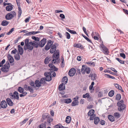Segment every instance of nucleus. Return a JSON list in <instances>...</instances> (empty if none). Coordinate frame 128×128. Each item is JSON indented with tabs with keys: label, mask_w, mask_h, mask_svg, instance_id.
<instances>
[{
	"label": "nucleus",
	"mask_w": 128,
	"mask_h": 128,
	"mask_svg": "<svg viewBox=\"0 0 128 128\" xmlns=\"http://www.w3.org/2000/svg\"><path fill=\"white\" fill-rule=\"evenodd\" d=\"M17 51V50L16 49L13 50L11 53L12 54H15Z\"/></svg>",
	"instance_id": "62"
},
{
	"label": "nucleus",
	"mask_w": 128,
	"mask_h": 128,
	"mask_svg": "<svg viewBox=\"0 0 128 128\" xmlns=\"http://www.w3.org/2000/svg\"><path fill=\"white\" fill-rule=\"evenodd\" d=\"M6 101L9 106H12L14 105L13 102L10 98H7L6 99Z\"/></svg>",
	"instance_id": "15"
},
{
	"label": "nucleus",
	"mask_w": 128,
	"mask_h": 128,
	"mask_svg": "<svg viewBox=\"0 0 128 128\" xmlns=\"http://www.w3.org/2000/svg\"><path fill=\"white\" fill-rule=\"evenodd\" d=\"M100 121V119L98 117H96L94 119V123L96 124H98L99 121Z\"/></svg>",
	"instance_id": "30"
},
{
	"label": "nucleus",
	"mask_w": 128,
	"mask_h": 128,
	"mask_svg": "<svg viewBox=\"0 0 128 128\" xmlns=\"http://www.w3.org/2000/svg\"><path fill=\"white\" fill-rule=\"evenodd\" d=\"M51 48H52L53 49L55 50H56V46L55 44H52V45Z\"/></svg>",
	"instance_id": "60"
},
{
	"label": "nucleus",
	"mask_w": 128,
	"mask_h": 128,
	"mask_svg": "<svg viewBox=\"0 0 128 128\" xmlns=\"http://www.w3.org/2000/svg\"><path fill=\"white\" fill-rule=\"evenodd\" d=\"M68 30L69 32H70V33H71L72 34H76V32L74 30H70L69 29H68Z\"/></svg>",
	"instance_id": "51"
},
{
	"label": "nucleus",
	"mask_w": 128,
	"mask_h": 128,
	"mask_svg": "<svg viewBox=\"0 0 128 128\" xmlns=\"http://www.w3.org/2000/svg\"><path fill=\"white\" fill-rule=\"evenodd\" d=\"M114 92L113 90H112L108 93V96L110 97L114 95Z\"/></svg>",
	"instance_id": "40"
},
{
	"label": "nucleus",
	"mask_w": 128,
	"mask_h": 128,
	"mask_svg": "<svg viewBox=\"0 0 128 128\" xmlns=\"http://www.w3.org/2000/svg\"><path fill=\"white\" fill-rule=\"evenodd\" d=\"M117 60L118 62H119L120 64H124V61H122L121 60H120L119 58H115Z\"/></svg>",
	"instance_id": "42"
},
{
	"label": "nucleus",
	"mask_w": 128,
	"mask_h": 128,
	"mask_svg": "<svg viewBox=\"0 0 128 128\" xmlns=\"http://www.w3.org/2000/svg\"><path fill=\"white\" fill-rule=\"evenodd\" d=\"M90 97V95L88 93H87L85 94H84L83 96V97L84 98H88Z\"/></svg>",
	"instance_id": "49"
},
{
	"label": "nucleus",
	"mask_w": 128,
	"mask_h": 128,
	"mask_svg": "<svg viewBox=\"0 0 128 128\" xmlns=\"http://www.w3.org/2000/svg\"><path fill=\"white\" fill-rule=\"evenodd\" d=\"M114 116L116 118H118L120 116V114L118 112H115L114 113Z\"/></svg>",
	"instance_id": "39"
},
{
	"label": "nucleus",
	"mask_w": 128,
	"mask_h": 128,
	"mask_svg": "<svg viewBox=\"0 0 128 128\" xmlns=\"http://www.w3.org/2000/svg\"><path fill=\"white\" fill-rule=\"evenodd\" d=\"M81 71L82 73L83 74H85L86 72L87 74H88L90 73V69L86 65H84L82 66Z\"/></svg>",
	"instance_id": "3"
},
{
	"label": "nucleus",
	"mask_w": 128,
	"mask_h": 128,
	"mask_svg": "<svg viewBox=\"0 0 128 128\" xmlns=\"http://www.w3.org/2000/svg\"><path fill=\"white\" fill-rule=\"evenodd\" d=\"M72 102V100L70 98H68L66 99V104H69Z\"/></svg>",
	"instance_id": "50"
},
{
	"label": "nucleus",
	"mask_w": 128,
	"mask_h": 128,
	"mask_svg": "<svg viewBox=\"0 0 128 128\" xmlns=\"http://www.w3.org/2000/svg\"><path fill=\"white\" fill-rule=\"evenodd\" d=\"M108 118L109 120L111 122H112L115 120L114 117L112 115H109L108 116Z\"/></svg>",
	"instance_id": "22"
},
{
	"label": "nucleus",
	"mask_w": 128,
	"mask_h": 128,
	"mask_svg": "<svg viewBox=\"0 0 128 128\" xmlns=\"http://www.w3.org/2000/svg\"><path fill=\"white\" fill-rule=\"evenodd\" d=\"M117 104L118 106V109L120 111H122L126 108L125 105L123 103H120L118 102Z\"/></svg>",
	"instance_id": "7"
},
{
	"label": "nucleus",
	"mask_w": 128,
	"mask_h": 128,
	"mask_svg": "<svg viewBox=\"0 0 128 128\" xmlns=\"http://www.w3.org/2000/svg\"><path fill=\"white\" fill-rule=\"evenodd\" d=\"M101 47L103 50V52L105 54H108L109 52L107 48L104 45H102Z\"/></svg>",
	"instance_id": "13"
},
{
	"label": "nucleus",
	"mask_w": 128,
	"mask_h": 128,
	"mask_svg": "<svg viewBox=\"0 0 128 128\" xmlns=\"http://www.w3.org/2000/svg\"><path fill=\"white\" fill-rule=\"evenodd\" d=\"M14 98L17 100L19 99V96L18 93L16 91H15L14 92Z\"/></svg>",
	"instance_id": "26"
},
{
	"label": "nucleus",
	"mask_w": 128,
	"mask_h": 128,
	"mask_svg": "<svg viewBox=\"0 0 128 128\" xmlns=\"http://www.w3.org/2000/svg\"><path fill=\"white\" fill-rule=\"evenodd\" d=\"M98 34L96 32H92V34L91 35L92 37H93L94 36H97L98 35Z\"/></svg>",
	"instance_id": "54"
},
{
	"label": "nucleus",
	"mask_w": 128,
	"mask_h": 128,
	"mask_svg": "<svg viewBox=\"0 0 128 128\" xmlns=\"http://www.w3.org/2000/svg\"><path fill=\"white\" fill-rule=\"evenodd\" d=\"M52 58L51 57L48 56L44 60V63L45 64H47L51 60Z\"/></svg>",
	"instance_id": "24"
},
{
	"label": "nucleus",
	"mask_w": 128,
	"mask_h": 128,
	"mask_svg": "<svg viewBox=\"0 0 128 128\" xmlns=\"http://www.w3.org/2000/svg\"><path fill=\"white\" fill-rule=\"evenodd\" d=\"M71 120V119L70 116H68L66 118V122L67 123H69L70 122Z\"/></svg>",
	"instance_id": "36"
},
{
	"label": "nucleus",
	"mask_w": 128,
	"mask_h": 128,
	"mask_svg": "<svg viewBox=\"0 0 128 128\" xmlns=\"http://www.w3.org/2000/svg\"><path fill=\"white\" fill-rule=\"evenodd\" d=\"M24 88L25 90H29L31 92L32 89L31 86H28L27 84H25L24 86Z\"/></svg>",
	"instance_id": "17"
},
{
	"label": "nucleus",
	"mask_w": 128,
	"mask_h": 128,
	"mask_svg": "<svg viewBox=\"0 0 128 128\" xmlns=\"http://www.w3.org/2000/svg\"><path fill=\"white\" fill-rule=\"evenodd\" d=\"M18 53H19L20 55L22 54L23 53V50L22 48L20 45H18Z\"/></svg>",
	"instance_id": "16"
},
{
	"label": "nucleus",
	"mask_w": 128,
	"mask_h": 128,
	"mask_svg": "<svg viewBox=\"0 0 128 128\" xmlns=\"http://www.w3.org/2000/svg\"><path fill=\"white\" fill-rule=\"evenodd\" d=\"M45 81H46V79L45 78H42L40 80V82L41 84H44L45 83Z\"/></svg>",
	"instance_id": "45"
},
{
	"label": "nucleus",
	"mask_w": 128,
	"mask_h": 128,
	"mask_svg": "<svg viewBox=\"0 0 128 128\" xmlns=\"http://www.w3.org/2000/svg\"><path fill=\"white\" fill-rule=\"evenodd\" d=\"M9 68V67L7 65H4L2 67L1 69L2 72H7L8 71Z\"/></svg>",
	"instance_id": "9"
},
{
	"label": "nucleus",
	"mask_w": 128,
	"mask_h": 128,
	"mask_svg": "<svg viewBox=\"0 0 128 128\" xmlns=\"http://www.w3.org/2000/svg\"><path fill=\"white\" fill-rule=\"evenodd\" d=\"M39 128H46V125L44 124H42L40 125Z\"/></svg>",
	"instance_id": "52"
},
{
	"label": "nucleus",
	"mask_w": 128,
	"mask_h": 128,
	"mask_svg": "<svg viewBox=\"0 0 128 128\" xmlns=\"http://www.w3.org/2000/svg\"><path fill=\"white\" fill-rule=\"evenodd\" d=\"M56 50H55L53 49L52 48H51L50 50V52L51 54H52L54 52H55Z\"/></svg>",
	"instance_id": "61"
},
{
	"label": "nucleus",
	"mask_w": 128,
	"mask_h": 128,
	"mask_svg": "<svg viewBox=\"0 0 128 128\" xmlns=\"http://www.w3.org/2000/svg\"><path fill=\"white\" fill-rule=\"evenodd\" d=\"M120 56L121 57L123 58L124 59L125 58H126V55L124 53H120Z\"/></svg>",
	"instance_id": "55"
},
{
	"label": "nucleus",
	"mask_w": 128,
	"mask_h": 128,
	"mask_svg": "<svg viewBox=\"0 0 128 128\" xmlns=\"http://www.w3.org/2000/svg\"><path fill=\"white\" fill-rule=\"evenodd\" d=\"M105 121L103 120H102L100 122V124L102 125H104L105 124Z\"/></svg>",
	"instance_id": "58"
},
{
	"label": "nucleus",
	"mask_w": 128,
	"mask_h": 128,
	"mask_svg": "<svg viewBox=\"0 0 128 128\" xmlns=\"http://www.w3.org/2000/svg\"><path fill=\"white\" fill-rule=\"evenodd\" d=\"M35 82V85L36 87H40L41 85V83L38 80H36Z\"/></svg>",
	"instance_id": "29"
},
{
	"label": "nucleus",
	"mask_w": 128,
	"mask_h": 128,
	"mask_svg": "<svg viewBox=\"0 0 128 128\" xmlns=\"http://www.w3.org/2000/svg\"><path fill=\"white\" fill-rule=\"evenodd\" d=\"M94 110L93 109H91L90 110L88 113V115L90 116V115H94Z\"/></svg>",
	"instance_id": "31"
},
{
	"label": "nucleus",
	"mask_w": 128,
	"mask_h": 128,
	"mask_svg": "<svg viewBox=\"0 0 128 128\" xmlns=\"http://www.w3.org/2000/svg\"><path fill=\"white\" fill-rule=\"evenodd\" d=\"M7 58L10 64L13 62L14 61V59L13 57L10 54L8 55Z\"/></svg>",
	"instance_id": "14"
},
{
	"label": "nucleus",
	"mask_w": 128,
	"mask_h": 128,
	"mask_svg": "<svg viewBox=\"0 0 128 128\" xmlns=\"http://www.w3.org/2000/svg\"><path fill=\"white\" fill-rule=\"evenodd\" d=\"M82 36L88 42L90 43H92V42L91 40H90L87 37L83 34H82Z\"/></svg>",
	"instance_id": "44"
},
{
	"label": "nucleus",
	"mask_w": 128,
	"mask_h": 128,
	"mask_svg": "<svg viewBox=\"0 0 128 128\" xmlns=\"http://www.w3.org/2000/svg\"><path fill=\"white\" fill-rule=\"evenodd\" d=\"M90 120H92L94 119V114L92 115H92H90Z\"/></svg>",
	"instance_id": "64"
},
{
	"label": "nucleus",
	"mask_w": 128,
	"mask_h": 128,
	"mask_svg": "<svg viewBox=\"0 0 128 128\" xmlns=\"http://www.w3.org/2000/svg\"><path fill=\"white\" fill-rule=\"evenodd\" d=\"M16 16V13L14 11H11L6 15L5 18L7 20H10Z\"/></svg>",
	"instance_id": "4"
},
{
	"label": "nucleus",
	"mask_w": 128,
	"mask_h": 128,
	"mask_svg": "<svg viewBox=\"0 0 128 128\" xmlns=\"http://www.w3.org/2000/svg\"><path fill=\"white\" fill-rule=\"evenodd\" d=\"M49 67L50 68V70H54V71H56L58 70V69L56 68L55 66L53 65L52 64H50L48 65Z\"/></svg>",
	"instance_id": "12"
},
{
	"label": "nucleus",
	"mask_w": 128,
	"mask_h": 128,
	"mask_svg": "<svg viewBox=\"0 0 128 128\" xmlns=\"http://www.w3.org/2000/svg\"><path fill=\"white\" fill-rule=\"evenodd\" d=\"M55 128H68V127H65L62 126L60 124H58L54 126Z\"/></svg>",
	"instance_id": "21"
},
{
	"label": "nucleus",
	"mask_w": 128,
	"mask_h": 128,
	"mask_svg": "<svg viewBox=\"0 0 128 128\" xmlns=\"http://www.w3.org/2000/svg\"><path fill=\"white\" fill-rule=\"evenodd\" d=\"M51 47L46 44L45 47V49L46 50H48L51 48Z\"/></svg>",
	"instance_id": "57"
},
{
	"label": "nucleus",
	"mask_w": 128,
	"mask_h": 128,
	"mask_svg": "<svg viewBox=\"0 0 128 128\" xmlns=\"http://www.w3.org/2000/svg\"><path fill=\"white\" fill-rule=\"evenodd\" d=\"M114 84L116 88L120 90L122 92H124L122 87L118 84Z\"/></svg>",
	"instance_id": "19"
},
{
	"label": "nucleus",
	"mask_w": 128,
	"mask_h": 128,
	"mask_svg": "<svg viewBox=\"0 0 128 128\" xmlns=\"http://www.w3.org/2000/svg\"><path fill=\"white\" fill-rule=\"evenodd\" d=\"M0 106L2 108H6L7 106V103L4 100H2L1 102Z\"/></svg>",
	"instance_id": "11"
},
{
	"label": "nucleus",
	"mask_w": 128,
	"mask_h": 128,
	"mask_svg": "<svg viewBox=\"0 0 128 128\" xmlns=\"http://www.w3.org/2000/svg\"><path fill=\"white\" fill-rule=\"evenodd\" d=\"M53 42L52 41L50 40H48L47 41L46 45H48V46L51 47L52 45L53 44Z\"/></svg>",
	"instance_id": "33"
},
{
	"label": "nucleus",
	"mask_w": 128,
	"mask_h": 128,
	"mask_svg": "<svg viewBox=\"0 0 128 128\" xmlns=\"http://www.w3.org/2000/svg\"><path fill=\"white\" fill-rule=\"evenodd\" d=\"M68 78L66 76H64L62 79V80L63 82H65V84H66L68 82Z\"/></svg>",
	"instance_id": "41"
},
{
	"label": "nucleus",
	"mask_w": 128,
	"mask_h": 128,
	"mask_svg": "<svg viewBox=\"0 0 128 128\" xmlns=\"http://www.w3.org/2000/svg\"><path fill=\"white\" fill-rule=\"evenodd\" d=\"M25 45L24 46V49L26 50L28 49V51L30 52L32 50V41L29 42L28 39L26 38L25 40Z\"/></svg>",
	"instance_id": "1"
},
{
	"label": "nucleus",
	"mask_w": 128,
	"mask_h": 128,
	"mask_svg": "<svg viewBox=\"0 0 128 128\" xmlns=\"http://www.w3.org/2000/svg\"><path fill=\"white\" fill-rule=\"evenodd\" d=\"M58 88L60 90H64L65 88V84L63 83L60 84Z\"/></svg>",
	"instance_id": "20"
},
{
	"label": "nucleus",
	"mask_w": 128,
	"mask_h": 128,
	"mask_svg": "<svg viewBox=\"0 0 128 128\" xmlns=\"http://www.w3.org/2000/svg\"><path fill=\"white\" fill-rule=\"evenodd\" d=\"M18 92L20 93H24V88L21 87H19L18 88Z\"/></svg>",
	"instance_id": "32"
},
{
	"label": "nucleus",
	"mask_w": 128,
	"mask_h": 128,
	"mask_svg": "<svg viewBox=\"0 0 128 128\" xmlns=\"http://www.w3.org/2000/svg\"><path fill=\"white\" fill-rule=\"evenodd\" d=\"M46 38H43L39 42V46L41 47H43L46 44Z\"/></svg>",
	"instance_id": "8"
},
{
	"label": "nucleus",
	"mask_w": 128,
	"mask_h": 128,
	"mask_svg": "<svg viewBox=\"0 0 128 128\" xmlns=\"http://www.w3.org/2000/svg\"><path fill=\"white\" fill-rule=\"evenodd\" d=\"M18 18H19L22 13L21 9L20 7H19L18 8Z\"/></svg>",
	"instance_id": "34"
},
{
	"label": "nucleus",
	"mask_w": 128,
	"mask_h": 128,
	"mask_svg": "<svg viewBox=\"0 0 128 128\" xmlns=\"http://www.w3.org/2000/svg\"><path fill=\"white\" fill-rule=\"evenodd\" d=\"M9 22L6 20H3L1 23V25L4 26H7Z\"/></svg>",
	"instance_id": "28"
},
{
	"label": "nucleus",
	"mask_w": 128,
	"mask_h": 128,
	"mask_svg": "<svg viewBox=\"0 0 128 128\" xmlns=\"http://www.w3.org/2000/svg\"><path fill=\"white\" fill-rule=\"evenodd\" d=\"M79 103V102L77 100H75L73 101L72 103V105L73 106H75L76 105H78Z\"/></svg>",
	"instance_id": "27"
},
{
	"label": "nucleus",
	"mask_w": 128,
	"mask_h": 128,
	"mask_svg": "<svg viewBox=\"0 0 128 128\" xmlns=\"http://www.w3.org/2000/svg\"><path fill=\"white\" fill-rule=\"evenodd\" d=\"M117 104L118 106V109L120 111H122L126 108L125 105L123 103H120L118 102Z\"/></svg>",
	"instance_id": "6"
},
{
	"label": "nucleus",
	"mask_w": 128,
	"mask_h": 128,
	"mask_svg": "<svg viewBox=\"0 0 128 128\" xmlns=\"http://www.w3.org/2000/svg\"><path fill=\"white\" fill-rule=\"evenodd\" d=\"M65 35L66 36V38L68 39H69L70 38V34L68 32H66L65 33Z\"/></svg>",
	"instance_id": "47"
},
{
	"label": "nucleus",
	"mask_w": 128,
	"mask_h": 128,
	"mask_svg": "<svg viewBox=\"0 0 128 128\" xmlns=\"http://www.w3.org/2000/svg\"><path fill=\"white\" fill-rule=\"evenodd\" d=\"M59 57V51L57 50H56L53 54L52 56L53 60H52V63L55 64L56 62V60L58 59Z\"/></svg>",
	"instance_id": "5"
},
{
	"label": "nucleus",
	"mask_w": 128,
	"mask_h": 128,
	"mask_svg": "<svg viewBox=\"0 0 128 128\" xmlns=\"http://www.w3.org/2000/svg\"><path fill=\"white\" fill-rule=\"evenodd\" d=\"M60 16L63 19H64L65 18V16L63 14H60Z\"/></svg>",
	"instance_id": "63"
},
{
	"label": "nucleus",
	"mask_w": 128,
	"mask_h": 128,
	"mask_svg": "<svg viewBox=\"0 0 128 128\" xmlns=\"http://www.w3.org/2000/svg\"><path fill=\"white\" fill-rule=\"evenodd\" d=\"M104 75L106 77L112 78L113 79H115V78L114 77L110 76L108 74H104Z\"/></svg>",
	"instance_id": "35"
},
{
	"label": "nucleus",
	"mask_w": 128,
	"mask_h": 128,
	"mask_svg": "<svg viewBox=\"0 0 128 128\" xmlns=\"http://www.w3.org/2000/svg\"><path fill=\"white\" fill-rule=\"evenodd\" d=\"M28 120V118H26L24 119L23 121H22V122H20V124H21V125H22L24 124Z\"/></svg>",
	"instance_id": "43"
},
{
	"label": "nucleus",
	"mask_w": 128,
	"mask_h": 128,
	"mask_svg": "<svg viewBox=\"0 0 128 128\" xmlns=\"http://www.w3.org/2000/svg\"><path fill=\"white\" fill-rule=\"evenodd\" d=\"M74 46L77 48H79L81 49H83L84 48L83 46L80 44H74Z\"/></svg>",
	"instance_id": "23"
},
{
	"label": "nucleus",
	"mask_w": 128,
	"mask_h": 128,
	"mask_svg": "<svg viewBox=\"0 0 128 128\" xmlns=\"http://www.w3.org/2000/svg\"><path fill=\"white\" fill-rule=\"evenodd\" d=\"M76 72V70L74 68H71L68 72V75L70 76H72L74 75Z\"/></svg>",
	"instance_id": "10"
},
{
	"label": "nucleus",
	"mask_w": 128,
	"mask_h": 128,
	"mask_svg": "<svg viewBox=\"0 0 128 128\" xmlns=\"http://www.w3.org/2000/svg\"><path fill=\"white\" fill-rule=\"evenodd\" d=\"M40 38L35 36H32V46L35 48H38L39 46Z\"/></svg>",
	"instance_id": "2"
},
{
	"label": "nucleus",
	"mask_w": 128,
	"mask_h": 128,
	"mask_svg": "<svg viewBox=\"0 0 128 128\" xmlns=\"http://www.w3.org/2000/svg\"><path fill=\"white\" fill-rule=\"evenodd\" d=\"M14 28H12L10 31L6 33V34L8 35L10 34L14 31Z\"/></svg>",
	"instance_id": "48"
},
{
	"label": "nucleus",
	"mask_w": 128,
	"mask_h": 128,
	"mask_svg": "<svg viewBox=\"0 0 128 128\" xmlns=\"http://www.w3.org/2000/svg\"><path fill=\"white\" fill-rule=\"evenodd\" d=\"M121 98V96L120 94H118L116 96V99L117 100H119Z\"/></svg>",
	"instance_id": "46"
},
{
	"label": "nucleus",
	"mask_w": 128,
	"mask_h": 128,
	"mask_svg": "<svg viewBox=\"0 0 128 128\" xmlns=\"http://www.w3.org/2000/svg\"><path fill=\"white\" fill-rule=\"evenodd\" d=\"M12 6V4L10 5H8L6 7V10L8 11H10L12 10L13 8V7Z\"/></svg>",
	"instance_id": "25"
},
{
	"label": "nucleus",
	"mask_w": 128,
	"mask_h": 128,
	"mask_svg": "<svg viewBox=\"0 0 128 128\" xmlns=\"http://www.w3.org/2000/svg\"><path fill=\"white\" fill-rule=\"evenodd\" d=\"M91 75V80L93 81L96 80L97 78V75L95 74H90Z\"/></svg>",
	"instance_id": "18"
},
{
	"label": "nucleus",
	"mask_w": 128,
	"mask_h": 128,
	"mask_svg": "<svg viewBox=\"0 0 128 128\" xmlns=\"http://www.w3.org/2000/svg\"><path fill=\"white\" fill-rule=\"evenodd\" d=\"M22 93V94H20V96L21 97L24 96L27 94V92H26Z\"/></svg>",
	"instance_id": "53"
},
{
	"label": "nucleus",
	"mask_w": 128,
	"mask_h": 128,
	"mask_svg": "<svg viewBox=\"0 0 128 128\" xmlns=\"http://www.w3.org/2000/svg\"><path fill=\"white\" fill-rule=\"evenodd\" d=\"M44 78L46 79V81H49L51 80H52V78L50 75L48 76L46 78Z\"/></svg>",
	"instance_id": "38"
},
{
	"label": "nucleus",
	"mask_w": 128,
	"mask_h": 128,
	"mask_svg": "<svg viewBox=\"0 0 128 128\" xmlns=\"http://www.w3.org/2000/svg\"><path fill=\"white\" fill-rule=\"evenodd\" d=\"M20 38L18 37L14 41V44H15L17 43Z\"/></svg>",
	"instance_id": "56"
},
{
	"label": "nucleus",
	"mask_w": 128,
	"mask_h": 128,
	"mask_svg": "<svg viewBox=\"0 0 128 128\" xmlns=\"http://www.w3.org/2000/svg\"><path fill=\"white\" fill-rule=\"evenodd\" d=\"M86 63L90 65H93V66H94V62H87Z\"/></svg>",
	"instance_id": "59"
},
{
	"label": "nucleus",
	"mask_w": 128,
	"mask_h": 128,
	"mask_svg": "<svg viewBox=\"0 0 128 128\" xmlns=\"http://www.w3.org/2000/svg\"><path fill=\"white\" fill-rule=\"evenodd\" d=\"M14 58L16 60H18L20 59V56L18 53L16 55L14 56Z\"/></svg>",
	"instance_id": "37"
}]
</instances>
